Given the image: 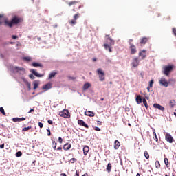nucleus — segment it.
<instances>
[{"instance_id": "nucleus-22", "label": "nucleus", "mask_w": 176, "mask_h": 176, "mask_svg": "<svg viewBox=\"0 0 176 176\" xmlns=\"http://www.w3.org/2000/svg\"><path fill=\"white\" fill-rule=\"evenodd\" d=\"M32 67H40L41 68H43V65H42V63H38L36 62H33L32 63Z\"/></svg>"}, {"instance_id": "nucleus-63", "label": "nucleus", "mask_w": 176, "mask_h": 176, "mask_svg": "<svg viewBox=\"0 0 176 176\" xmlns=\"http://www.w3.org/2000/svg\"><path fill=\"white\" fill-rule=\"evenodd\" d=\"M172 176H176V175H175V174L173 173V174H172Z\"/></svg>"}, {"instance_id": "nucleus-46", "label": "nucleus", "mask_w": 176, "mask_h": 176, "mask_svg": "<svg viewBox=\"0 0 176 176\" xmlns=\"http://www.w3.org/2000/svg\"><path fill=\"white\" fill-rule=\"evenodd\" d=\"M27 85H28V90H31V83L28 82Z\"/></svg>"}, {"instance_id": "nucleus-53", "label": "nucleus", "mask_w": 176, "mask_h": 176, "mask_svg": "<svg viewBox=\"0 0 176 176\" xmlns=\"http://www.w3.org/2000/svg\"><path fill=\"white\" fill-rule=\"evenodd\" d=\"M47 122L49 124H53V121H52V120H48Z\"/></svg>"}, {"instance_id": "nucleus-2", "label": "nucleus", "mask_w": 176, "mask_h": 176, "mask_svg": "<svg viewBox=\"0 0 176 176\" xmlns=\"http://www.w3.org/2000/svg\"><path fill=\"white\" fill-rule=\"evenodd\" d=\"M107 36L106 43L104 44L105 50H109V53H112V46L115 45V41L112 39V38L109 37V35H106Z\"/></svg>"}, {"instance_id": "nucleus-5", "label": "nucleus", "mask_w": 176, "mask_h": 176, "mask_svg": "<svg viewBox=\"0 0 176 176\" xmlns=\"http://www.w3.org/2000/svg\"><path fill=\"white\" fill-rule=\"evenodd\" d=\"M96 72L99 76V80H100V82H104V80H105V73L102 72V69L98 68Z\"/></svg>"}, {"instance_id": "nucleus-54", "label": "nucleus", "mask_w": 176, "mask_h": 176, "mask_svg": "<svg viewBox=\"0 0 176 176\" xmlns=\"http://www.w3.org/2000/svg\"><path fill=\"white\" fill-rule=\"evenodd\" d=\"M17 38H19V36L16 35H12V39H17Z\"/></svg>"}, {"instance_id": "nucleus-15", "label": "nucleus", "mask_w": 176, "mask_h": 176, "mask_svg": "<svg viewBox=\"0 0 176 176\" xmlns=\"http://www.w3.org/2000/svg\"><path fill=\"white\" fill-rule=\"evenodd\" d=\"M85 116H89V118H94L96 116V113L91 111H85Z\"/></svg>"}, {"instance_id": "nucleus-49", "label": "nucleus", "mask_w": 176, "mask_h": 176, "mask_svg": "<svg viewBox=\"0 0 176 176\" xmlns=\"http://www.w3.org/2000/svg\"><path fill=\"white\" fill-rule=\"evenodd\" d=\"M132 43H133V39H132V38L129 39V45H130V46H131V45H133Z\"/></svg>"}, {"instance_id": "nucleus-62", "label": "nucleus", "mask_w": 176, "mask_h": 176, "mask_svg": "<svg viewBox=\"0 0 176 176\" xmlns=\"http://www.w3.org/2000/svg\"><path fill=\"white\" fill-rule=\"evenodd\" d=\"M136 176H141L140 173H137Z\"/></svg>"}, {"instance_id": "nucleus-11", "label": "nucleus", "mask_w": 176, "mask_h": 176, "mask_svg": "<svg viewBox=\"0 0 176 176\" xmlns=\"http://www.w3.org/2000/svg\"><path fill=\"white\" fill-rule=\"evenodd\" d=\"M52 82H48L42 87V89L44 90V91H47V90H50V89H52Z\"/></svg>"}, {"instance_id": "nucleus-30", "label": "nucleus", "mask_w": 176, "mask_h": 176, "mask_svg": "<svg viewBox=\"0 0 176 176\" xmlns=\"http://www.w3.org/2000/svg\"><path fill=\"white\" fill-rule=\"evenodd\" d=\"M33 85H34V87H33L34 90H36V89H38V87L39 86V83L36 81H34L33 82Z\"/></svg>"}, {"instance_id": "nucleus-45", "label": "nucleus", "mask_w": 176, "mask_h": 176, "mask_svg": "<svg viewBox=\"0 0 176 176\" xmlns=\"http://www.w3.org/2000/svg\"><path fill=\"white\" fill-rule=\"evenodd\" d=\"M153 80H151V81H150V82H149V86H150V87H153Z\"/></svg>"}, {"instance_id": "nucleus-43", "label": "nucleus", "mask_w": 176, "mask_h": 176, "mask_svg": "<svg viewBox=\"0 0 176 176\" xmlns=\"http://www.w3.org/2000/svg\"><path fill=\"white\" fill-rule=\"evenodd\" d=\"M68 79L69 80H75V79H76V77H72L71 76H68Z\"/></svg>"}, {"instance_id": "nucleus-48", "label": "nucleus", "mask_w": 176, "mask_h": 176, "mask_svg": "<svg viewBox=\"0 0 176 176\" xmlns=\"http://www.w3.org/2000/svg\"><path fill=\"white\" fill-rule=\"evenodd\" d=\"M48 133H47V135L48 137H50V135H52V133H50V129H47Z\"/></svg>"}, {"instance_id": "nucleus-47", "label": "nucleus", "mask_w": 176, "mask_h": 176, "mask_svg": "<svg viewBox=\"0 0 176 176\" xmlns=\"http://www.w3.org/2000/svg\"><path fill=\"white\" fill-rule=\"evenodd\" d=\"M38 124L40 129H42L43 127V124L42 122H38Z\"/></svg>"}, {"instance_id": "nucleus-55", "label": "nucleus", "mask_w": 176, "mask_h": 176, "mask_svg": "<svg viewBox=\"0 0 176 176\" xmlns=\"http://www.w3.org/2000/svg\"><path fill=\"white\" fill-rule=\"evenodd\" d=\"M75 176H79V170H76Z\"/></svg>"}, {"instance_id": "nucleus-51", "label": "nucleus", "mask_w": 176, "mask_h": 176, "mask_svg": "<svg viewBox=\"0 0 176 176\" xmlns=\"http://www.w3.org/2000/svg\"><path fill=\"white\" fill-rule=\"evenodd\" d=\"M58 142H59L60 144H63V138H58Z\"/></svg>"}, {"instance_id": "nucleus-21", "label": "nucleus", "mask_w": 176, "mask_h": 176, "mask_svg": "<svg viewBox=\"0 0 176 176\" xmlns=\"http://www.w3.org/2000/svg\"><path fill=\"white\" fill-rule=\"evenodd\" d=\"M13 122H24L25 120V118L22 117V118H14L12 119Z\"/></svg>"}, {"instance_id": "nucleus-38", "label": "nucleus", "mask_w": 176, "mask_h": 176, "mask_svg": "<svg viewBox=\"0 0 176 176\" xmlns=\"http://www.w3.org/2000/svg\"><path fill=\"white\" fill-rule=\"evenodd\" d=\"M52 146L54 151H56V148H57V143H56V141L52 142Z\"/></svg>"}, {"instance_id": "nucleus-28", "label": "nucleus", "mask_w": 176, "mask_h": 176, "mask_svg": "<svg viewBox=\"0 0 176 176\" xmlns=\"http://www.w3.org/2000/svg\"><path fill=\"white\" fill-rule=\"evenodd\" d=\"M57 75L56 72H52V73L50 74L48 79H52V78H54Z\"/></svg>"}, {"instance_id": "nucleus-57", "label": "nucleus", "mask_w": 176, "mask_h": 176, "mask_svg": "<svg viewBox=\"0 0 176 176\" xmlns=\"http://www.w3.org/2000/svg\"><path fill=\"white\" fill-rule=\"evenodd\" d=\"M63 148L62 147H58V148H56V151H62Z\"/></svg>"}, {"instance_id": "nucleus-37", "label": "nucleus", "mask_w": 176, "mask_h": 176, "mask_svg": "<svg viewBox=\"0 0 176 176\" xmlns=\"http://www.w3.org/2000/svg\"><path fill=\"white\" fill-rule=\"evenodd\" d=\"M160 162L159 161L155 162V167L156 168H160Z\"/></svg>"}, {"instance_id": "nucleus-61", "label": "nucleus", "mask_w": 176, "mask_h": 176, "mask_svg": "<svg viewBox=\"0 0 176 176\" xmlns=\"http://www.w3.org/2000/svg\"><path fill=\"white\" fill-rule=\"evenodd\" d=\"M2 17H3V15L0 14V19H2Z\"/></svg>"}, {"instance_id": "nucleus-35", "label": "nucleus", "mask_w": 176, "mask_h": 176, "mask_svg": "<svg viewBox=\"0 0 176 176\" xmlns=\"http://www.w3.org/2000/svg\"><path fill=\"white\" fill-rule=\"evenodd\" d=\"M144 156L146 157V159H149V153H148L146 151L144 152Z\"/></svg>"}, {"instance_id": "nucleus-41", "label": "nucleus", "mask_w": 176, "mask_h": 176, "mask_svg": "<svg viewBox=\"0 0 176 176\" xmlns=\"http://www.w3.org/2000/svg\"><path fill=\"white\" fill-rule=\"evenodd\" d=\"M70 163H71L72 164H74V163H76V158H72V159L70 160Z\"/></svg>"}, {"instance_id": "nucleus-14", "label": "nucleus", "mask_w": 176, "mask_h": 176, "mask_svg": "<svg viewBox=\"0 0 176 176\" xmlns=\"http://www.w3.org/2000/svg\"><path fill=\"white\" fill-rule=\"evenodd\" d=\"M139 56L142 57V60L145 59L146 57V50H143L139 52Z\"/></svg>"}, {"instance_id": "nucleus-52", "label": "nucleus", "mask_w": 176, "mask_h": 176, "mask_svg": "<svg viewBox=\"0 0 176 176\" xmlns=\"http://www.w3.org/2000/svg\"><path fill=\"white\" fill-rule=\"evenodd\" d=\"M0 148L1 149H3L5 148V144H1Z\"/></svg>"}, {"instance_id": "nucleus-18", "label": "nucleus", "mask_w": 176, "mask_h": 176, "mask_svg": "<svg viewBox=\"0 0 176 176\" xmlns=\"http://www.w3.org/2000/svg\"><path fill=\"white\" fill-rule=\"evenodd\" d=\"M148 41H149V38L143 37L140 39V45H145L148 42Z\"/></svg>"}, {"instance_id": "nucleus-27", "label": "nucleus", "mask_w": 176, "mask_h": 176, "mask_svg": "<svg viewBox=\"0 0 176 176\" xmlns=\"http://www.w3.org/2000/svg\"><path fill=\"white\" fill-rule=\"evenodd\" d=\"M91 86V85H90V83L87 82L83 85V90H87V89H89V87H90Z\"/></svg>"}, {"instance_id": "nucleus-25", "label": "nucleus", "mask_w": 176, "mask_h": 176, "mask_svg": "<svg viewBox=\"0 0 176 176\" xmlns=\"http://www.w3.org/2000/svg\"><path fill=\"white\" fill-rule=\"evenodd\" d=\"M175 100H171L169 102V107L174 108V107H175Z\"/></svg>"}, {"instance_id": "nucleus-56", "label": "nucleus", "mask_w": 176, "mask_h": 176, "mask_svg": "<svg viewBox=\"0 0 176 176\" xmlns=\"http://www.w3.org/2000/svg\"><path fill=\"white\" fill-rule=\"evenodd\" d=\"M29 77L30 78V79H34V74H30Z\"/></svg>"}, {"instance_id": "nucleus-1", "label": "nucleus", "mask_w": 176, "mask_h": 176, "mask_svg": "<svg viewBox=\"0 0 176 176\" xmlns=\"http://www.w3.org/2000/svg\"><path fill=\"white\" fill-rule=\"evenodd\" d=\"M20 23H21V18L15 16L12 19L11 21L8 20V19H5L4 25H6V27L12 28H13V25L20 24Z\"/></svg>"}, {"instance_id": "nucleus-9", "label": "nucleus", "mask_w": 176, "mask_h": 176, "mask_svg": "<svg viewBox=\"0 0 176 176\" xmlns=\"http://www.w3.org/2000/svg\"><path fill=\"white\" fill-rule=\"evenodd\" d=\"M59 115L62 118H69V112L66 109L63 110V111H60Z\"/></svg>"}, {"instance_id": "nucleus-36", "label": "nucleus", "mask_w": 176, "mask_h": 176, "mask_svg": "<svg viewBox=\"0 0 176 176\" xmlns=\"http://www.w3.org/2000/svg\"><path fill=\"white\" fill-rule=\"evenodd\" d=\"M32 126H29L28 127L23 128L22 131H28V130H31Z\"/></svg>"}, {"instance_id": "nucleus-40", "label": "nucleus", "mask_w": 176, "mask_h": 176, "mask_svg": "<svg viewBox=\"0 0 176 176\" xmlns=\"http://www.w3.org/2000/svg\"><path fill=\"white\" fill-rule=\"evenodd\" d=\"M22 155H23V153H21V151H18V152L16 153V157H21V156H22Z\"/></svg>"}, {"instance_id": "nucleus-23", "label": "nucleus", "mask_w": 176, "mask_h": 176, "mask_svg": "<svg viewBox=\"0 0 176 176\" xmlns=\"http://www.w3.org/2000/svg\"><path fill=\"white\" fill-rule=\"evenodd\" d=\"M136 102H137V104L142 103V98H141V95H138L136 96Z\"/></svg>"}, {"instance_id": "nucleus-12", "label": "nucleus", "mask_w": 176, "mask_h": 176, "mask_svg": "<svg viewBox=\"0 0 176 176\" xmlns=\"http://www.w3.org/2000/svg\"><path fill=\"white\" fill-rule=\"evenodd\" d=\"M78 124H79V126H82V127H85V129H89V125H87V124H86V122H85V121L82 120H78Z\"/></svg>"}, {"instance_id": "nucleus-24", "label": "nucleus", "mask_w": 176, "mask_h": 176, "mask_svg": "<svg viewBox=\"0 0 176 176\" xmlns=\"http://www.w3.org/2000/svg\"><path fill=\"white\" fill-rule=\"evenodd\" d=\"M63 149L64 151H69V149H71V144L66 143L63 146Z\"/></svg>"}, {"instance_id": "nucleus-19", "label": "nucleus", "mask_w": 176, "mask_h": 176, "mask_svg": "<svg viewBox=\"0 0 176 176\" xmlns=\"http://www.w3.org/2000/svg\"><path fill=\"white\" fill-rule=\"evenodd\" d=\"M89 151H90V148L89 147V146H85L83 147V155H84V156H86L87 155V153H89Z\"/></svg>"}, {"instance_id": "nucleus-34", "label": "nucleus", "mask_w": 176, "mask_h": 176, "mask_svg": "<svg viewBox=\"0 0 176 176\" xmlns=\"http://www.w3.org/2000/svg\"><path fill=\"white\" fill-rule=\"evenodd\" d=\"M0 112L3 115V116H6V113L5 112V109L3 107H0Z\"/></svg>"}, {"instance_id": "nucleus-6", "label": "nucleus", "mask_w": 176, "mask_h": 176, "mask_svg": "<svg viewBox=\"0 0 176 176\" xmlns=\"http://www.w3.org/2000/svg\"><path fill=\"white\" fill-rule=\"evenodd\" d=\"M80 17V14L77 13V14H74V16H73L74 19L69 20V24H70V25H72V26L75 25V24H76V21Z\"/></svg>"}, {"instance_id": "nucleus-64", "label": "nucleus", "mask_w": 176, "mask_h": 176, "mask_svg": "<svg viewBox=\"0 0 176 176\" xmlns=\"http://www.w3.org/2000/svg\"><path fill=\"white\" fill-rule=\"evenodd\" d=\"M175 116H176V112L174 113Z\"/></svg>"}, {"instance_id": "nucleus-4", "label": "nucleus", "mask_w": 176, "mask_h": 176, "mask_svg": "<svg viewBox=\"0 0 176 176\" xmlns=\"http://www.w3.org/2000/svg\"><path fill=\"white\" fill-rule=\"evenodd\" d=\"M163 69V74H164L166 76H168V75H170V74H171V72H173V69H174V66L173 65H169L164 66Z\"/></svg>"}, {"instance_id": "nucleus-50", "label": "nucleus", "mask_w": 176, "mask_h": 176, "mask_svg": "<svg viewBox=\"0 0 176 176\" xmlns=\"http://www.w3.org/2000/svg\"><path fill=\"white\" fill-rule=\"evenodd\" d=\"M98 126H101L102 124V122L101 121H97Z\"/></svg>"}, {"instance_id": "nucleus-32", "label": "nucleus", "mask_w": 176, "mask_h": 176, "mask_svg": "<svg viewBox=\"0 0 176 176\" xmlns=\"http://www.w3.org/2000/svg\"><path fill=\"white\" fill-rule=\"evenodd\" d=\"M142 102H143V104H144L145 108H146V109H148V102H146V99H145V98H144L142 99Z\"/></svg>"}, {"instance_id": "nucleus-44", "label": "nucleus", "mask_w": 176, "mask_h": 176, "mask_svg": "<svg viewBox=\"0 0 176 176\" xmlns=\"http://www.w3.org/2000/svg\"><path fill=\"white\" fill-rule=\"evenodd\" d=\"M172 31L175 36H176V28H173Z\"/></svg>"}, {"instance_id": "nucleus-17", "label": "nucleus", "mask_w": 176, "mask_h": 176, "mask_svg": "<svg viewBox=\"0 0 176 176\" xmlns=\"http://www.w3.org/2000/svg\"><path fill=\"white\" fill-rule=\"evenodd\" d=\"M153 107L156 109H159L160 111H164V107L157 104V103H155L153 104Z\"/></svg>"}, {"instance_id": "nucleus-10", "label": "nucleus", "mask_w": 176, "mask_h": 176, "mask_svg": "<svg viewBox=\"0 0 176 176\" xmlns=\"http://www.w3.org/2000/svg\"><path fill=\"white\" fill-rule=\"evenodd\" d=\"M132 67L133 68H137L138 65H140V60H138V58H134L132 63H131Z\"/></svg>"}, {"instance_id": "nucleus-60", "label": "nucleus", "mask_w": 176, "mask_h": 176, "mask_svg": "<svg viewBox=\"0 0 176 176\" xmlns=\"http://www.w3.org/2000/svg\"><path fill=\"white\" fill-rule=\"evenodd\" d=\"M60 175H61V176H67V174H65V173H61Z\"/></svg>"}, {"instance_id": "nucleus-39", "label": "nucleus", "mask_w": 176, "mask_h": 176, "mask_svg": "<svg viewBox=\"0 0 176 176\" xmlns=\"http://www.w3.org/2000/svg\"><path fill=\"white\" fill-rule=\"evenodd\" d=\"M23 59L25 60V61H31V57L30 56L23 57Z\"/></svg>"}, {"instance_id": "nucleus-20", "label": "nucleus", "mask_w": 176, "mask_h": 176, "mask_svg": "<svg viewBox=\"0 0 176 176\" xmlns=\"http://www.w3.org/2000/svg\"><path fill=\"white\" fill-rule=\"evenodd\" d=\"M120 147V142L118 140H115L114 149H116V151H118V149H119Z\"/></svg>"}, {"instance_id": "nucleus-26", "label": "nucleus", "mask_w": 176, "mask_h": 176, "mask_svg": "<svg viewBox=\"0 0 176 176\" xmlns=\"http://www.w3.org/2000/svg\"><path fill=\"white\" fill-rule=\"evenodd\" d=\"M106 169L108 173H110L111 170H112V164L111 163H109L107 166Z\"/></svg>"}, {"instance_id": "nucleus-29", "label": "nucleus", "mask_w": 176, "mask_h": 176, "mask_svg": "<svg viewBox=\"0 0 176 176\" xmlns=\"http://www.w3.org/2000/svg\"><path fill=\"white\" fill-rule=\"evenodd\" d=\"M153 135L155 137V141L157 142V141H159V139L157 138V135H156V131L155 130V129H153Z\"/></svg>"}, {"instance_id": "nucleus-31", "label": "nucleus", "mask_w": 176, "mask_h": 176, "mask_svg": "<svg viewBox=\"0 0 176 176\" xmlns=\"http://www.w3.org/2000/svg\"><path fill=\"white\" fill-rule=\"evenodd\" d=\"M164 163L167 168H168V167H170V162H168V158H164Z\"/></svg>"}, {"instance_id": "nucleus-16", "label": "nucleus", "mask_w": 176, "mask_h": 176, "mask_svg": "<svg viewBox=\"0 0 176 176\" xmlns=\"http://www.w3.org/2000/svg\"><path fill=\"white\" fill-rule=\"evenodd\" d=\"M30 72L37 78H42V76H43V74L37 73V72L35 71V69H30Z\"/></svg>"}, {"instance_id": "nucleus-33", "label": "nucleus", "mask_w": 176, "mask_h": 176, "mask_svg": "<svg viewBox=\"0 0 176 176\" xmlns=\"http://www.w3.org/2000/svg\"><path fill=\"white\" fill-rule=\"evenodd\" d=\"M78 1H70L68 3L69 6H72L75 5H78Z\"/></svg>"}, {"instance_id": "nucleus-8", "label": "nucleus", "mask_w": 176, "mask_h": 176, "mask_svg": "<svg viewBox=\"0 0 176 176\" xmlns=\"http://www.w3.org/2000/svg\"><path fill=\"white\" fill-rule=\"evenodd\" d=\"M165 140H166V141L169 142V144H173V142H174V138H173V136H171V135L170 133L166 134Z\"/></svg>"}, {"instance_id": "nucleus-3", "label": "nucleus", "mask_w": 176, "mask_h": 176, "mask_svg": "<svg viewBox=\"0 0 176 176\" xmlns=\"http://www.w3.org/2000/svg\"><path fill=\"white\" fill-rule=\"evenodd\" d=\"M11 72H13V74L24 75V74H25V69L22 67L13 66L11 67Z\"/></svg>"}, {"instance_id": "nucleus-58", "label": "nucleus", "mask_w": 176, "mask_h": 176, "mask_svg": "<svg viewBox=\"0 0 176 176\" xmlns=\"http://www.w3.org/2000/svg\"><path fill=\"white\" fill-rule=\"evenodd\" d=\"M32 112H34V109H30V110L28 111V113H31Z\"/></svg>"}, {"instance_id": "nucleus-13", "label": "nucleus", "mask_w": 176, "mask_h": 176, "mask_svg": "<svg viewBox=\"0 0 176 176\" xmlns=\"http://www.w3.org/2000/svg\"><path fill=\"white\" fill-rule=\"evenodd\" d=\"M129 49L131 50V54H135L137 53V47L134 44H131Z\"/></svg>"}, {"instance_id": "nucleus-59", "label": "nucleus", "mask_w": 176, "mask_h": 176, "mask_svg": "<svg viewBox=\"0 0 176 176\" xmlns=\"http://www.w3.org/2000/svg\"><path fill=\"white\" fill-rule=\"evenodd\" d=\"M92 60H93L94 62H96V61H97V58H92Z\"/></svg>"}, {"instance_id": "nucleus-7", "label": "nucleus", "mask_w": 176, "mask_h": 176, "mask_svg": "<svg viewBox=\"0 0 176 176\" xmlns=\"http://www.w3.org/2000/svg\"><path fill=\"white\" fill-rule=\"evenodd\" d=\"M159 83L164 87H168V81L164 77L159 78Z\"/></svg>"}, {"instance_id": "nucleus-42", "label": "nucleus", "mask_w": 176, "mask_h": 176, "mask_svg": "<svg viewBox=\"0 0 176 176\" xmlns=\"http://www.w3.org/2000/svg\"><path fill=\"white\" fill-rule=\"evenodd\" d=\"M94 130H96V131H101V129L97 127V126H93Z\"/></svg>"}]
</instances>
